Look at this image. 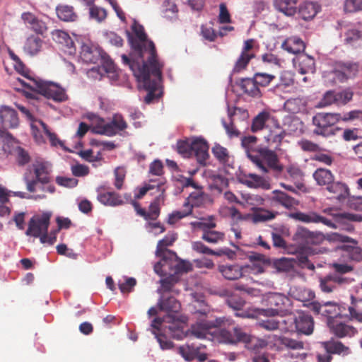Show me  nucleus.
Wrapping results in <instances>:
<instances>
[{
	"instance_id": "obj_1",
	"label": "nucleus",
	"mask_w": 362,
	"mask_h": 362,
	"mask_svg": "<svg viewBox=\"0 0 362 362\" xmlns=\"http://www.w3.org/2000/svg\"><path fill=\"white\" fill-rule=\"evenodd\" d=\"M134 37L127 32L129 42L133 49L130 57L121 56L122 63L132 71L139 83L148 91L144 98L146 103H151L162 95L160 83L163 64L156 54L154 44L148 40L144 28L136 21L132 25Z\"/></svg>"
},
{
	"instance_id": "obj_2",
	"label": "nucleus",
	"mask_w": 362,
	"mask_h": 362,
	"mask_svg": "<svg viewBox=\"0 0 362 362\" xmlns=\"http://www.w3.org/2000/svg\"><path fill=\"white\" fill-rule=\"evenodd\" d=\"M177 239L174 233L167 234L157 244L156 255L161 259L154 265V272L160 276L166 278L160 280L162 288L165 291H171L172 282L177 281V275L191 270L192 265L189 262L182 261L177 258L176 254L165 249L171 245Z\"/></svg>"
},
{
	"instance_id": "obj_3",
	"label": "nucleus",
	"mask_w": 362,
	"mask_h": 362,
	"mask_svg": "<svg viewBox=\"0 0 362 362\" xmlns=\"http://www.w3.org/2000/svg\"><path fill=\"white\" fill-rule=\"evenodd\" d=\"M151 332L155 336L162 349H170L173 342L168 337L177 340H182L187 335L184 329V323L178 316L165 315L163 318H155L151 323Z\"/></svg>"
},
{
	"instance_id": "obj_4",
	"label": "nucleus",
	"mask_w": 362,
	"mask_h": 362,
	"mask_svg": "<svg viewBox=\"0 0 362 362\" xmlns=\"http://www.w3.org/2000/svg\"><path fill=\"white\" fill-rule=\"evenodd\" d=\"M18 81L27 89L23 90L27 98H35L36 93H39L55 102L62 103L68 99L65 89L57 83L35 78H28V81L23 78H18Z\"/></svg>"
},
{
	"instance_id": "obj_5",
	"label": "nucleus",
	"mask_w": 362,
	"mask_h": 362,
	"mask_svg": "<svg viewBox=\"0 0 362 362\" xmlns=\"http://www.w3.org/2000/svg\"><path fill=\"white\" fill-rule=\"evenodd\" d=\"M211 341L225 344L243 342L247 349L254 351L265 347L263 339L252 337L239 327H233L232 331H229L216 327L213 330Z\"/></svg>"
},
{
	"instance_id": "obj_6",
	"label": "nucleus",
	"mask_w": 362,
	"mask_h": 362,
	"mask_svg": "<svg viewBox=\"0 0 362 362\" xmlns=\"http://www.w3.org/2000/svg\"><path fill=\"white\" fill-rule=\"evenodd\" d=\"M262 339L265 347L269 346L276 351H286L284 355L293 359L294 362L303 361L307 356L304 344L300 341L275 334L268 335Z\"/></svg>"
},
{
	"instance_id": "obj_7",
	"label": "nucleus",
	"mask_w": 362,
	"mask_h": 362,
	"mask_svg": "<svg viewBox=\"0 0 362 362\" xmlns=\"http://www.w3.org/2000/svg\"><path fill=\"white\" fill-rule=\"evenodd\" d=\"M88 118L91 120V132L98 134L112 136L127 127L123 117L119 114L114 115L110 122L93 114L88 116Z\"/></svg>"
},
{
	"instance_id": "obj_8",
	"label": "nucleus",
	"mask_w": 362,
	"mask_h": 362,
	"mask_svg": "<svg viewBox=\"0 0 362 362\" xmlns=\"http://www.w3.org/2000/svg\"><path fill=\"white\" fill-rule=\"evenodd\" d=\"M31 170L35 175V179L30 180L26 175L23 180L26 185V189L30 192L37 191V185L40 183L47 185L51 180L52 164L44 158H38L34 160L31 165Z\"/></svg>"
},
{
	"instance_id": "obj_9",
	"label": "nucleus",
	"mask_w": 362,
	"mask_h": 362,
	"mask_svg": "<svg viewBox=\"0 0 362 362\" xmlns=\"http://www.w3.org/2000/svg\"><path fill=\"white\" fill-rule=\"evenodd\" d=\"M341 120V115L338 113L320 112L313 118V123L315 127L314 134L324 137H329L335 135L339 129L335 127V124Z\"/></svg>"
},
{
	"instance_id": "obj_10",
	"label": "nucleus",
	"mask_w": 362,
	"mask_h": 362,
	"mask_svg": "<svg viewBox=\"0 0 362 362\" xmlns=\"http://www.w3.org/2000/svg\"><path fill=\"white\" fill-rule=\"evenodd\" d=\"M267 301L270 308L258 310V314L266 316L284 315L289 310L291 305L288 297L278 293L268 294Z\"/></svg>"
},
{
	"instance_id": "obj_11",
	"label": "nucleus",
	"mask_w": 362,
	"mask_h": 362,
	"mask_svg": "<svg viewBox=\"0 0 362 362\" xmlns=\"http://www.w3.org/2000/svg\"><path fill=\"white\" fill-rule=\"evenodd\" d=\"M324 212L330 215L333 220L327 219L319 214L317 223H322L330 228H337L347 221L361 222L362 216L352 213H337L333 209H326Z\"/></svg>"
},
{
	"instance_id": "obj_12",
	"label": "nucleus",
	"mask_w": 362,
	"mask_h": 362,
	"mask_svg": "<svg viewBox=\"0 0 362 362\" xmlns=\"http://www.w3.org/2000/svg\"><path fill=\"white\" fill-rule=\"evenodd\" d=\"M80 43V59L86 64H96L99 62L107 63L108 55L98 45H94L89 40Z\"/></svg>"
},
{
	"instance_id": "obj_13",
	"label": "nucleus",
	"mask_w": 362,
	"mask_h": 362,
	"mask_svg": "<svg viewBox=\"0 0 362 362\" xmlns=\"http://www.w3.org/2000/svg\"><path fill=\"white\" fill-rule=\"evenodd\" d=\"M51 216L52 213L49 211L34 215L29 221L25 235L40 238L44 233L47 232Z\"/></svg>"
},
{
	"instance_id": "obj_14",
	"label": "nucleus",
	"mask_w": 362,
	"mask_h": 362,
	"mask_svg": "<svg viewBox=\"0 0 362 362\" xmlns=\"http://www.w3.org/2000/svg\"><path fill=\"white\" fill-rule=\"evenodd\" d=\"M250 159L263 173H267V168L275 170H280L278 158L276 153L268 149H262L258 156L248 155Z\"/></svg>"
},
{
	"instance_id": "obj_15",
	"label": "nucleus",
	"mask_w": 362,
	"mask_h": 362,
	"mask_svg": "<svg viewBox=\"0 0 362 362\" xmlns=\"http://www.w3.org/2000/svg\"><path fill=\"white\" fill-rule=\"evenodd\" d=\"M225 321V317H218L211 322H197L191 326L190 334L197 339H206L211 341L214 328L224 324Z\"/></svg>"
},
{
	"instance_id": "obj_16",
	"label": "nucleus",
	"mask_w": 362,
	"mask_h": 362,
	"mask_svg": "<svg viewBox=\"0 0 362 362\" xmlns=\"http://www.w3.org/2000/svg\"><path fill=\"white\" fill-rule=\"evenodd\" d=\"M310 309L316 314L327 317L328 320H333L334 317L341 316L346 308L332 301L322 303L314 301L310 303Z\"/></svg>"
},
{
	"instance_id": "obj_17",
	"label": "nucleus",
	"mask_w": 362,
	"mask_h": 362,
	"mask_svg": "<svg viewBox=\"0 0 362 362\" xmlns=\"http://www.w3.org/2000/svg\"><path fill=\"white\" fill-rule=\"evenodd\" d=\"M294 323L296 331L309 335L313 333L314 322L310 315L303 312H297L291 318Z\"/></svg>"
},
{
	"instance_id": "obj_18",
	"label": "nucleus",
	"mask_w": 362,
	"mask_h": 362,
	"mask_svg": "<svg viewBox=\"0 0 362 362\" xmlns=\"http://www.w3.org/2000/svg\"><path fill=\"white\" fill-rule=\"evenodd\" d=\"M205 348L204 345L195 344H186L179 347V354L187 361L197 358L200 362L206 360L207 356L204 353L200 352L202 349Z\"/></svg>"
},
{
	"instance_id": "obj_19",
	"label": "nucleus",
	"mask_w": 362,
	"mask_h": 362,
	"mask_svg": "<svg viewBox=\"0 0 362 362\" xmlns=\"http://www.w3.org/2000/svg\"><path fill=\"white\" fill-rule=\"evenodd\" d=\"M165 180L164 177H158L156 179H150L148 183H146L142 187L139 189L138 193H135V198L141 199L147 192L155 190L151 192L152 195L160 194L162 197L165 191L164 184Z\"/></svg>"
},
{
	"instance_id": "obj_20",
	"label": "nucleus",
	"mask_w": 362,
	"mask_h": 362,
	"mask_svg": "<svg viewBox=\"0 0 362 362\" xmlns=\"http://www.w3.org/2000/svg\"><path fill=\"white\" fill-rule=\"evenodd\" d=\"M107 63L105 62H99L100 63V66H93L91 69H88L87 71V75L88 77L100 80L105 74H111L112 78L116 76L115 71V66L112 61L110 59V57L107 58Z\"/></svg>"
},
{
	"instance_id": "obj_21",
	"label": "nucleus",
	"mask_w": 362,
	"mask_h": 362,
	"mask_svg": "<svg viewBox=\"0 0 362 362\" xmlns=\"http://www.w3.org/2000/svg\"><path fill=\"white\" fill-rule=\"evenodd\" d=\"M294 66L302 74H313L315 71V63L313 57L305 53L300 54L293 59Z\"/></svg>"
},
{
	"instance_id": "obj_22",
	"label": "nucleus",
	"mask_w": 362,
	"mask_h": 362,
	"mask_svg": "<svg viewBox=\"0 0 362 362\" xmlns=\"http://www.w3.org/2000/svg\"><path fill=\"white\" fill-rule=\"evenodd\" d=\"M348 282V279L337 274H330L323 277L319 278V286L321 291L324 293L333 292L338 285H341Z\"/></svg>"
},
{
	"instance_id": "obj_23",
	"label": "nucleus",
	"mask_w": 362,
	"mask_h": 362,
	"mask_svg": "<svg viewBox=\"0 0 362 362\" xmlns=\"http://www.w3.org/2000/svg\"><path fill=\"white\" fill-rule=\"evenodd\" d=\"M327 325L332 332L339 338L351 337L357 333L356 329L353 326L338 322L337 320H327Z\"/></svg>"
},
{
	"instance_id": "obj_24",
	"label": "nucleus",
	"mask_w": 362,
	"mask_h": 362,
	"mask_svg": "<svg viewBox=\"0 0 362 362\" xmlns=\"http://www.w3.org/2000/svg\"><path fill=\"white\" fill-rule=\"evenodd\" d=\"M157 305L158 309L167 313L166 315L177 316L181 305L173 296H163L158 301Z\"/></svg>"
},
{
	"instance_id": "obj_25",
	"label": "nucleus",
	"mask_w": 362,
	"mask_h": 362,
	"mask_svg": "<svg viewBox=\"0 0 362 362\" xmlns=\"http://www.w3.org/2000/svg\"><path fill=\"white\" fill-rule=\"evenodd\" d=\"M192 155L194 154L200 164H204L209 158V146L202 138H196L192 141Z\"/></svg>"
},
{
	"instance_id": "obj_26",
	"label": "nucleus",
	"mask_w": 362,
	"mask_h": 362,
	"mask_svg": "<svg viewBox=\"0 0 362 362\" xmlns=\"http://www.w3.org/2000/svg\"><path fill=\"white\" fill-rule=\"evenodd\" d=\"M0 122L5 128L16 127L18 125L17 112L8 106L0 107Z\"/></svg>"
},
{
	"instance_id": "obj_27",
	"label": "nucleus",
	"mask_w": 362,
	"mask_h": 362,
	"mask_svg": "<svg viewBox=\"0 0 362 362\" xmlns=\"http://www.w3.org/2000/svg\"><path fill=\"white\" fill-rule=\"evenodd\" d=\"M271 201L274 204L281 205L287 209H291L298 205V202L296 199L280 190L272 192Z\"/></svg>"
},
{
	"instance_id": "obj_28",
	"label": "nucleus",
	"mask_w": 362,
	"mask_h": 362,
	"mask_svg": "<svg viewBox=\"0 0 362 362\" xmlns=\"http://www.w3.org/2000/svg\"><path fill=\"white\" fill-rule=\"evenodd\" d=\"M358 72V65L354 63H344L339 65L334 71V77L339 82H344L352 78Z\"/></svg>"
},
{
	"instance_id": "obj_29",
	"label": "nucleus",
	"mask_w": 362,
	"mask_h": 362,
	"mask_svg": "<svg viewBox=\"0 0 362 362\" xmlns=\"http://www.w3.org/2000/svg\"><path fill=\"white\" fill-rule=\"evenodd\" d=\"M52 37L54 41L66 49L64 50L65 52L69 54L75 53L74 42L67 33L60 30H55L52 32Z\"/></svg>"
},
{
	"instance_id": "obj_30",
	"label": "nucleus",
	"mask_w": 362,
	"mask_h": 362,
	"mask_svg": "<svg viewBox=\"0 0 362 362\" xmlns=\"http://www.w3.org/2000/svg\"><path fill=\"white\" fill-rule=\"evenodd\" d=\"M281 47L288 52L297 56L303 53L305 45L300 38L293 36L285 40L281 45Z\"/></svg>"
},
{
	"instance_id": "obj_31",
	"label": "nucleus",
	"mask_w": 362,
	"mask_h": 362,
	"mask_svg": "<svg viewBox=\"0 0 362 362\" xmlns=\"http://www.w3.org/2000/svg\"><path fill=\"white\" fill-rule=\"evenodd\" d=\"M240 182L250 188L269 189V184L261 176L256 174L249 173L243 175Z\"/></svg>"
},
{
	"instance_id": "obj_32",
	"label": "nucleus",
	"mask_w": 362,
	"mask_h": 362,
	"mask_svg": "<svg viewBox=\"0 0 362 362\" xmlns=\"http://www.w3.org/2000/svg\"><path fill=\"white\" fill-rule=\"evenodd\" d=\"M326 189L333 194V197L339 201H342L349 195V189L346 185L341 182L332 181L327 186Z\"/></svg>"
},
{
	"instance_id": "obj_33",
	"label": "nucleus",
	"mask_w": 362,
	"mask_h": 362,
	"mask_svg": "<svg viewBox=\"0 0 362 362\" xmlns=\"http://www.w3.org/2000/svg\"><path fill=\"white\" fill-rule=\"evenodd\" d=\"M30 128L35 141L39 144H44V134L47 135L49 130L47 126L40 119H34L30 122Z\"/></svg>"
},
{
	"instance_id": "obj_34",
	"label": "nucleus",
	"mask_w": 362,
	"mask_h": 362,
	"mask_svg": "<svg viewBox=\"0 0 362 362\" xmlns=\"http://www.w3.org/2000/svg\"><path fill=\"white\" fill-rule=\"evenodd\" d=\"M218 271L228 280H236L243 276V267L238 264L219 265Z\"/></svg>"
},
{
	"instance_id": "obj_35",
	"label": "nucleus",
	"mask_w": 362,
	"mask_h": 362,
	"mask_svg": "<svg viewBox=\"0 0 362 362\" xmlns=\"http://www.w3.org/2000/svg\"><path fill=\"white\" fill-rule=\"evenodd\" d=\"M43 40L38 36L31 35L27 38L24 47V52L30 56L38 54L42 48Z\"/></svg>"
},
{
	"instance_id": "obj_36",
	"label": "nucleus",
	"mask_w": 362,
	"mask_h": 362,
	"mask_svg": "<svg viewBox=\"0 0 362 362\" xmlns=\"http://www.w3.org/2000/svg\"><path fill=\"white\" fill-rule=\"evenodd\" d=\"M319 10L320 6L317 4L306 1L300 6L298 13L303 20L308 21L313 18Z\"/></svg>"
},
{
	"instance_id": "obj_37",
	"label": "nucleus",
	"mask_w": 362,
	"mask_h": 362,
	"mask_svg": "<svg viewBox=\"0 0 362 362\" xmlns=\"http://www.w3.org/2000/svg\"><path fill=\"white\" fill-rule=\"evenodd\" d=\"M297 0H274V6L279 11L287 16H292L296 13Z\"/></svg>"
},
{
	"instance_id": "obj_38",
	"label": "nucleus",
	"mask_w": 362,
	"mask_h": 362,
	"mask_svg": "<svg viewBox=\"0 0 362 362\" xmlns=\"http://www.w3.org/2000/svg\"><path fill=\"white\" fill-rule=\"evenodd\" d=\"M242 202L240 205L243 207L250 206L252 211L256 210L259 206L264 204V199L255 194L243 193L241 194Z\"/></svg>"
},
{
	"instance_id": "obj_39",
	"label": "nucleus",
	"mask_w": 362,
	"mask_h": 362,
	"mask_svg": "<svg viewBox=\"0 0 362 362\" xmlns=\"http://www.w3.org/2000/svg\"><path fill=\"white\" fill-rule=\"evenodd\" d=\"M313 176L318 185L325 186L326 187L334 180V177L332 172L325 168L317 169Z\"/></svg>"
},
{
	"instance_id": "obj_40",
	"label": "nucleus",
	"mask_w": 362,
	"mask_h": 362,
	"mask_svg": "<svg viewBox=\"0 0 362 362\" xmlns=\"http://www.w3.org/2000/svg\"><path fill=\"white\" fill-rule=\"evenodd\" d=\"M98 200L103 204L116 206L123 204V201L118 194L115 192H98Z\"/></svg>"
},
{
	"instance_id": "obj_41",
	"label": "nucleus",
	"mask_w": 362,
	"mask_h": 362,
	"mask_svg": "<svg viewBox=\"0 0 362 362\" xmlns=\"http://www.w3.org/2000/svg\"><path fill=\"white\" fill-rule=\"evenodd\" d=\"M192 303L190 305L191 310L195 314L206 315L209 311V308L202 296L196 293H192Z\"/></svg>"
},
{
	"instance_id": "obj_42",
	"label": "nucleus",
	"mask_w": 362,
	"mask_h": 362,
	"mask_svg": "<svg viewBox=\"0 0 362 362\" xmlns=\"http://www.w3.org/2000/svg\"><path fill=\"white\" fill-rule=\"evenodd\" d=\"M205 202V194L202 190L194 191L185 199L183 207H189L192 211L194 207L201 206Z\"/></svg>"
},
{
	"instance_id": "obj_43",
	"label": "nucleus",
	"mask_w": 362,
	"mask_h": 362,
	"mask_svg": "<svg viewBox=\"0 0 362 362\" xmlns=\"http://www.w3.org/2000/svg\"><path fill=\"white\" fill-rule=\"evenodd\" d=\"M288 216L295 221L305 223H317L319 218V214L313 211L308 213L296 211L291 213Z\"/></svg>"
},
{
	"instance_id": "obj_44",
	"label": "nucleus",
	"mask_w": 362,
	"mask_h": 362,
	"mask_svg": "<svg viewBox=\"0 0 362 362\" xmlns=\"http://www.w3.org/2000/svg\"><path fill=\"white\" fill-rule=\"evenodd\" d=\"M361 38V33L356 25L349 26L344 34V42L347 45H355Z\"/></svg>"
},
{
	"instance_id": "obj_45",
	"label": "nucleus",
	"mask_w": 362,
	"mask_h": 362,
	"mask_svg": "<svg viewBox=\"0 0 362 362\" xmlns=\"http://www.w3.org/2000/svg\"><path fill=\"white\" fill-rule=\"evenodd\" d=\"M291 295L296 300L301 302H308L315 298V293L310 288L304 287H294L291 289Z\"/></svg>"
},
{
	"instance_id": "obj_46",
	"label": "nucleus",
	"mask_w": 362,
	"mask_h": 362,
	"mask_svg": "<svg viewBox=\"0 0 362 362\" xmlns=\"http://www.w3.org/2000/svg\"><path fill=\"white\" fill-rule=\"evenodd\" d=\"M321 346L325 351L332 354H348L349 349L340 341H325L321 343Z\"/></svg>"
},
{
	"instance_id": "obj_47",
	"label": "nucleus",
	"mask_w": 362,
	"mask_h": 362,
	"mask_svg": "<svg viewBox=\"0 0 362 362\" xmlns=\"http://www.w3.org/2000/svg\"><path fill=\"white\" fill-rule=\"evenodd\" d=\"M58 18L64 21H74L77 16L74 11V8L67 5H59L56 8Z\"/></svg>"
},
{
	"instance_id": "obj_48",
	"label": "nucleus",
	"mask_w": 362,
	"mask_h": 362,
	"mask_svg": "<svg viewBox=\"0 0 362 362\" xmlns=\"http://www.w3.org/2000/svg\"><path fill=\"white\" fill-rule=\"evenodd\" d=\"M254 211L253 214H250V217L255 223L272 220L276 215V213L260 208H257Z\"/></svg>"
},
{
	"instance_id": "obj_49",
	"label": "nucleus",
	"mask_w": 362,
	"mask_h": 362,
	"mask_svg": "<svg viewBox=\"0 0 362 362\" xmlns=\"http://www.w3.org/2000/svg\"><path fill=\"white\" fill-rule=\"evenodd\" d=\"M240 87L243 91L251 95V96H258L260 93L258 86L255 80V78H243L240 82Z\"/></svg>"
},
{
	"instance_id": "obj_50",
	"label": "nucleus",
	"mask_w": 362,
	"mask_h": 362,
	"mask_svg": "<svg viewBox=\"0 0 362 362\" xmlns=\"http://www.w3.org/2000/svg\"><path fill=\"white\" fill-rule=\"evenodd\" d=\"M354 95L353 90L346 88L342 90H334V96L337 106H344L349 103Z\"/></svg>"
},
{
	"instance_id": "obj_51",
	"label": "nucleus",
	"mask_w": 362,
	"mask_h": 362,
	"mask_svg": "<svg viewBox=\"0 0 362 362\" xmlns=\"http://www.w3.org/2000/svg\"><path fill=\"white\" fill-rule=\"evenodd\" d=\"M341 240L344 243H351L354 245V246L349 247V254L351 259L357 262L362 260V249L356 246V240L348 236H341Z\"/></svg>"
},
{
	"instance_id": "obj_52",
	"label": "nucleus",
	"mask_w": 362,
	"mask_h": 362,
	"mask_svg": "<svg viewBox=\"0 0 362 362\" xmlns=\"http://www.w3.org/2000/svg\"><path fill=\"white\" fill-rule=\"evenodd\" d=\"M202 239L211 244H217L223 242L225 239V234L221 231L211 230L204 231L202 235Z\"/></svg>"
},
{
	"instance_id": "obj_53",
	"label": "nucleus",
	"mask_w": 362,
	"mask_h": 362,
	"mask_svg": "<svg viewBox=\"0 0 362 362\" xmlns=\"http://www.w3.org/2000/svg\"><path fill=\"white\" fill-rule=\"evenodd\" d=\"M93 0H88L87 5L90 6L89 14L91 18L96 20L98 22H101L105 19L107 16L106 11L100 7L92 5Z\"/></svg>"
},
{
	"instance_id": "obj_54",
	"label": "nucleus",
	"mask_w": 362,
	"mask_h": 362,
	"mask_svg": "<svg viewBox=\"0 0 362 362\" xmlns=\"http://www.w3.org/2000/svg\"><path fill=\"white\" fill-rule=\"evenodd\" d=\"M212 153L214 157L221 163H226L229 160V153L225 147L219 144H215L212 148Z\"/></svg>"
},
{
	"instance_id": "obj_55",
	"label": "nucleus",
	"mask_w": 362,
	"mask_h": 362,
	"mask_svg": "<svg viewBox=\"0 0 362 362\" xmlns=\"http://www.w3.org/2000/svg\"><path fill=\"white\" fill-rule=\"evenodd\" d=\"M269 117V113L267 112H262L259 113L252 121V131L256 132L262 129L264 127L265 122Z\"/></svg>"
},
{
	"instance_id": "obj_56",
	"label": "nucleus",
	"mask_w": 362,
	"mask_h": 362,
	"mask_svg": "<svg viewBox=\"0 0 362 362\" xmlns=\"http://www.w3.org/2000/svg\"><path fill=\"white\" fill-rule=\"evenodd\" d=\"M164 194L160 197V194L156 196L155 200L149 206L148 211H147L148 219H156L160 214L159 204L160 202H163Z\"/></svg>"
},
{
	"instance_id": "obj_57",
	"label": "nucleus",
	"mask_w": 362,
	"mask_h": 362,
	"mask_svg": "<svg viewBox=\"0 0 362 362\" xmlns=\"http://www.w3.org/2000/svg\"><path fill=\"white\" fill-rule=\"evenodd\" d=\"M9 55L11 59L13 61V66L15 69L23 76H24L25 78L23 80L28 81V78H32L28 75V71L26 70L24 64L21 61L19 57L12 51H9Z\"/></svg>"
},
{
	"instance_id": "obj_58",
	"label": "nucleus",
	"mask_w": 362,
	"mask_h": 362,
	"mask_svg": "<svg viewBox=\"0 0 362 362\" xmlns=\"http://www.w3.org/2000/svg\"><path fill=\"white\" fill-rule=\"evenodd\" d=\"M310 230L304 227H298L293 235V240L297 243L307 246Z\"/></svg>"
},
{
	"instance_id": "obj_59",
	"label": "nucleus",
	"mask_w": 362,
	"mask_h": 362,
	"mask_svg": "<svg viewBox=\"0 0 362 362\" xmlns=\"http://www.w3.org/2000/svg\"><path fill=\"white\" fill-rule=\"evenodd\" d=\"M255 57V54H240V57H238V59H237L235 65H234V67H233V71L234 73H240L243 70H244L249 62Z\"/></svg>"
},
{
	"instance_id": "obj_60",
	"label": "nucleus",
	"mask_w": 362,
	"mask_h": 362,
	"mask_svg": "<svg viewBox=\"0 0 362 362\" xmlns=\"http://www.w3.org/2000/svg\"><path fill=\"white\" fill-rule=\"evenodd\" d=\"M163 16L168 19H173L176 17L177 8V6L170 0H165L162 6Z\"/></svg>"
},
{
	"instance_id": "obj_61",
	"label": "nucleus",
	"mask_w": 362,
	"mask_h": 362,
	"mask_svg": "<svg viewBox=\"0 0 362 362\" xmlns=\"http://www.w3.org/2000/svg\"><path fill=\"white\" fill-rule=\"evenodd\" d=\"M228 185V180L222 175H214L212 176V183L210 185L211 189L217 190L221 193L222 190Z\"/></svg>"
},
{
	"instance_id": "obj_62",
	"label": "nucleus",
	"mask_w": 362,
	"mask_h": 362,
	"mask_svg": "<svg viewBox=\"0 0 362 362\" xmlns=\"http://www.w3.org/2000/svg\"><path fill=\"white\" fill-rule=\"evenodd\" d=\"M192 211L189 207H183L182 210L175 211L168 216V223L174 224L177 221L192 214Z\"/></svg>"
},
{
	"instance_id": "obj_63",
	"label": "nucleus",
	"mask_w": 362,
	"mask_h": 362,
	"mask_svg": "<svg viewBox=\"0 0 362 362\" xmlns=\"http://www.w3.org/2000/svg\"><path fill=\"white\" fill-rule=\"evenodd\" d=\"M332 105H336V100L334 96V90H327L326 91L322 99L317 104V107H325L327 106H330Z\"/></svg>"
},
{
	"instance_id": "obj_64",
	"label": "nucleus",
	"mask_w": 362,
	"mask_h": 362,
	"mask_svg": "<svg viewBox=\"0 0 362 362\" xmlns=\"http://www.w3.org/2000/svg\"><path fill=\"white\" fill-rule=\"evenodd\" d=\"M16 161L19 165H24L29 163L30 157L28 151L23 148L18 146L14 151Z\"/></svg>"
}]
</instances>
